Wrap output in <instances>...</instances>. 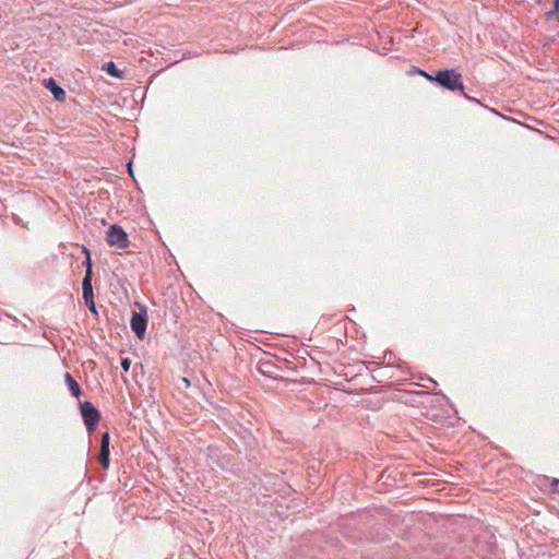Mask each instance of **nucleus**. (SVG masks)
Masks as SVG:
<instances>
[{"instance_id": "8", "label": "nucleus", "mask_w": 559, "mask_h": 559, "mask_svg": "<svg viewBox=\"0 0 559 559\" xmlns=\"http://www.w3.org/2000/svg\"><path fill=\"white\" fill-rule=\"evenodd\" d=\"M83 251L86 254V259L83 262V264L86 266L84 278H92L93 277V269H92L91 253L86 247H83Z\"/></svg>"}, {"instance_id": "6", "label": "nucleus", "mask_w": 559, "mask_h": 559, "mask_svg": "<svg viewBox=\"0 0 559 559\" xmlns=\"http://www.w3.org/2000/svg\"><path fill=\"white\" fill-rule=\"evenodd\" d=\"M64 380H66V383H67L71 394L74 397H80L82 391H81L80 384L76 382V380L69 372H67L64 374Z\"/></svg>"}, {"instance_id": "15", "label": "nucleus", "mask_w": 559, "mask_h": 559, "mask_svg": "<svg viewBox=\"0 0 559 559\" xmlns=\"http://www.w3.org/2000/svg\"><path fill=\"white\" fill-rule=\"evenodd\" d=\"M183 381L187 385H189V381L186 378H183Z\"/></svg>"}, {"instance_id": "5", "label": "nucleus", "mask_w": 559, "mask_h": 559, "mask_svg": "<svg viewBox=\"0 0 559 559\" xmlns=\"http://www.w3.org/2000/svg\"><path fill=\"white\" fill-rule=\"evenodd\" d=\"M44 85L47 90H49L52 93L56 100H58V102L64 100L66 92L61 86H59L56 83V81L53 79L50 78L48 80H45Z\"/></svg>"}, {"instance_id": "16", "label": "nucleus", "mask_w": 559, "mask_h": 559, "mask_svg": "<svg viewBox=\"0 0 559 559\" xmlns=\"http://www.w3.org/2000/svg\"><path fill=\"white\" fill-rule=\"evenodd\" d=\"M552 484H554V485H557V484H558V479H554V480H552Z\"/></svg>"}, {"instance_id": "3", "label": "nucleus", "mask_w": 559, "mask_h": 559, "mask_svg": "<svg viewBox=\"0 0 559 559\" xmlns=\"http://www.w3.org/2000/svg\"><path fill=\"white\" fill-rule=\"evenodd\" d=\"M81 415L84 424L90 432L95 431L96 426L100 419L99 412L91 402L81 404Z\"/></svg>"}, {"instance_id": "4", "label": "nucleus", "mask_w": 559, "mask_h": 559, "mask_svg": "<svg viewBox=\"0 0 559 559\" xmlns=\"http://www.w3.org/2000/svg\"><path fill=\"white\" fill-rule=\"evenodd\" d=\"M130 325L132 331L135 333V335L143 340L145 332H146V325H147V318L146 313L144 312H133Z\"/></svg>"}, {"instance_id": "9", "label": "nucleus", "mask_w": 559, "mask_h": 559, "mask_svg": "<svg viewBox=\"0 0 559 559\" xmlns=\"http://www.w3.org/2000/svg\"><path fill=\"white\" fill-rule=\"evenodd\" d=\"M105 70L107 71L108 74L115 76V78H121L122 76V71H120L115 62L110 61L106 64V68Z\"/></svg>"}, {"instance_id": "14", "label": "nucleus", "mask_w": 559, "mask_h": 559, "mask_svg": "<svg viewBox=\"0 0 559 559\" xmlns=\"http://www.w3.org/2000/svg\"><path fill=\"white\" fill-rule=\"evenodd\" d=\"M556 9H559V0H556Z\"/></svg>"}, {"instance_id": "11", "label": "nucleus", "mask_w": 559, "mask_h": 559, "mask_svg": "<svg viewBox=\"0 0 559 559\" xmlns=\"http://www.w3.org/2000/svg\"><path fill=\"white\" fill-rule=\"evenodd\" d=\"M109 440H110L109 432L103 433L102 441H100V449L109 450Z\"/></svg>"}, {"instance_id": "1", "label": "nucleus", "mask_w": 559, "mask_h": 559, "mask_svg": "<svg viewBox=\"0 0 559 559\" xmlns=\"http://www.w3.org/2000/svg\"><path fill=\"white\" fill-rule=\"evenodd\" d=\"M420 74L427 78L428 80L432 81L435 80L438 82L442 87L450 90V91H463L464 85L461 82V74L457 73L455 70H441L436 73V76L432 78L431 75L427 74L424 71H420Z\"/></svg>"}, {"instance_id": "10", "label": "nucleus", "mask_w": 559, "mask_h": 559, "mask_svg": "<svg viewBox=\"0 0 559 559\" xmlns=\"http://www.w3.org/2000/svg\"><path fill=\"white\" fill-rule=\"evenodd\" d=\"M98 460H99V463L102 464V466L105 469H107L109 467V450L100 449Z\"/></svg>"}, {"instance_id": "7", "label": "nucleus", "mask_w": 559, "mask_h": 559, "mask_svg": "<svg viewBox=\"0 0 559 559\" xmlns=\"http://www.w3.org/2000/svg\"><path fill=\"white\" fill-rule=\"evenodd\" d=\"M82 290L84 301L94 298L92 278H83Z\"/></svg>"}, {"instance_id": "13", "label": "nucleus", "mask_w": 559, "mask_h": 559, "mask_svg": "<svg viewBox=\"0 0 559 559\" xmlns=\"http://www.w3.org/2000/svg\"><path fill=\"white\" fill-rule=\"evenodd\" d=\"M130 366H131V360L129 358L126 357V358L121 359V367H122L123 371H126V372L129 371Z\"/></svg>"}, {"instance_id": "12", "label": "nucleus", "mask_w": 559, "mask_h": 559, "mask_svg": "<svg viewBox=\"0 0 559 559\" xmlns=\"http://www.w3.org/2000/svg\"><path fill=\"white\" fill-rule=\"evenodd\" d=\"M86 307L94 313V314H97V310H96V305H95V301H94V298L93 299H88V300H85L84 301Z\"/></svg>"}, {"instance_id": "2", "label": "nucleus", "mask_w": 559, "mask_h": 559, "mask_svg": "<svg viewBox=\"0 0 559 559\" xmlns=\"http://www.w3.org/2000/svg\"><path fill=\"white\" fill-rule=\"evenodd\" d=\"M106 241L109 246L118 249H127L129 247L128 234L117 224L109 227Z\"/></svg>"}, {"instance_id": "17", "label": "nucleus", "mask_w": 559, "mask_h": 559, "mask_svg": "<svg viewBox=\"0 0 559 559\" xmlns=\"http://www.w3.org/2000/svg\"><path fill=\"white\" fill-rule=\"evenodd\" d=\"M128 167H129L130 173H132V170H131V163L128 164Z\"/></svg>"}]
</instances>
